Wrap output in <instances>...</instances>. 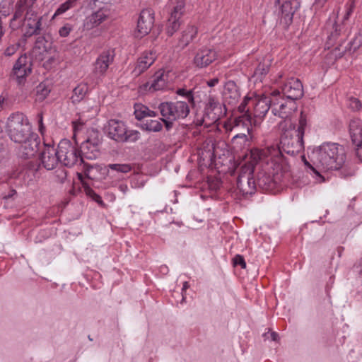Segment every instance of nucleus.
<instances>
[{"mask_svg":"<svg viewBox=\"0 0 362 362\" xmlns=\"http://www.w3.org/2000/svg\"><path fill=\"white\" fill-rule=\"evenodd\" d=\"M250 159L254 170L258 168L257 185L265 190L272 189L279 182V171L281 169L282 156L281 151L275 146L264 149H252Z\"/></svg>","mask_w":362,"mask_h":362,"instance_id":"nucleus-1","label":"nucleus"},{"mask_svg":"<svg viewBox=\"0 0 362 362\" xmlns=\"http://www.w3.org/2000/svg\"><path fill=\"white\" fill-rule=\"evenodd\" d=\"M311 160L317 168L325 171L337 170L346 161V151L343 146L333 142H324L311 152Z\"/></svg>","mask_w":362,"mask_h":362,"instance_id":"nucleus-2","label":"nucleus"},{"mask_svg":"<svg viewBox=\"0 0 362 362\" xmlns=\"http://www.w3.org/2000/svg\"><path fill=\"white\" fill-rule=\"evenodd\" d=\"M307 125L306 115L301 112L297 126L294 125L284 130L281 136L280 146H274L281 151L282 157L284 153L295 156L303 151V136Z\"/></svg>","mask_w":362,"mask_h":362,"instance_id":"nucleus-3","label":"nucleus"},{"mask_svg":"<svg viewBox=\"0 0 362 362\" xmlns=\"http://www.w3.org/2000/svg\"><path fill=\"white\" fill-rule=\"evenodd\" d=\"M7 127L10 139L16 143H21L36 134L33 132L28 117L20 112L13 113L8 117Z\"/></svg>","mask_w":362,"mask_h":362,"instance_id":"nucleus-4","label":"nucleus"},{"mask_svg":"<svg viewBox=\"0 0 362 362\" xmlns=\"http://www.w3.org/2000/svg\"><path fill=\"white\" fill-rule=\"evenodd\" d=\"M158 109L167 130L172 128L173 122L187 117L189 113V105L185 101L163 102L158 105Z\"/></svg>","mask_w":362,"mask_h":362,"instance_id":"nucleus-5","label":"nucleus"},{"mask_svg":"<svg viewBox=\"0 0 362 362\" xmlns=\"http://www.w3.org/2000/svg\"><path fill=\"white\" fill-rule=\"evenodd\" d=\"M105 129L110 139L119 143L135 142L140 138L137 130H129L124 122L118 119H110Z\"/></svg>","mask_w":362,"mask_h":362,"instance_id":"nucleus-6","label":"nucleus"},{"mask_svg":"<svg viewBox=\"0 0 362 362\" xmlns=\"http://www.w3.org/2000/svg\"><path fill=\"white\" fill-rule=\"evenodd\" d=\"M58 156H59L60 163L68 168L78 164L81 165L83 163V158L77 146L66 139L59 142Z\"/></svg>","mask_w":362,"mask_h":362,"instance_id":"nucleus-7","label":"nucleus"},{"mask_svg":"<svg viewBox=\"0 0 362 362\" xmlns=\"http://www.w3.org/2000/svg\"><path fill=\"white\" fill-rule=\"evenodd\" d=\"M254 166L249 160L241 167L237 179V188L243 195H251L256 190V182L253 177Z\"/></svg>","mask_w":362,"mask_h":362,"instance_id":"nucleus-8","label":"nucleus"},{"mask_svg":"<svg viewBox=\"0 0 362 362\" xmlns=\"http://www.w3.org/2000/svg\"><path fill=\"white\" fill-rule=\"evenodd\" d=\"M297 110L294 100L280 96L278 90L273 91V105L272 113L279 118L287 119Z\"/></svg>","mask_w":362,"mask_h":362,"instance_id":"nucleus-9","label":"nucleus"},{"mask_svg":"<svg viewBox=\"0 0 362 362\" xmlns=\"http://www.w3.org/2000/svg\"><path fill=\"white\" fill-rule=\"evenodd\" d=\"M273 105V92L269 95L253 98L252 101L254 124L259 125Z\"/></svg>","mask_w":362,"mask_h":362,"instance_id":"nucleus-10","label":"nucleus"},{"mask_svg":"<svg viewBox=\"0 0 362 362\" xmlns=\"http://www.w3.org/2000/svg\"><path fill=\"white\" fill-rule=\"evenodd\" d=\"M345 8L346 13L342 19L341 23L338 24L335 21L336 15H334V19H332L330 17L326 23V29L329 33V36L330 40H335L344 31L345 22L349 20L350 16L353 13L354 8V2L351 1V3L346 4Z\"/></svg>","mask_w":362,"mask_h":362,"instance_id":"nucleus-11","label":"nucleus"},{"mask_svg":"<svg viewBox=\"0 0 362 362\" xmlns=\"http://www.w3.org/2000/svg\"><path fill=\"white\" fill-rule=\"evenodd\" d=\"M154 23V12L151 8L143 9L137 22V37H142L148 34Z\"/></svg>","mask_w":362,"mask_h":362,"instance_id":"nucleus-12","label":"nucleus"},{"mask_svg":"<svg viewBox=\"0 0 362 362\" xmlns=\"http://www.w3.org/2000/svg\"><path fill=\"white\" fill-rule=\"evenodd\" d=\"M282 92L286 98L294 100L303 96V87L301 81L295 78H288L282 86Z\"/></svg>","mask_w":362,"mask_h":362,"instance_id":"nucleus-13","label":"nucleus"},{"mask_svg":"<svg viewBox=\"0 0 362 362\" xmlns=\"http://www.w3.org/2000/svg\"><path fill=\"white\" fill-rule=\"evenodd\" d=\"M40 159L41 164L45 169L47 170L54 169L60 163L59 156H58V148L55 149L53 146L45 144Z\"/></svg>","mask_w":362,"mask_h":362,"instance_id":"nucleus-14","label":"nucleus"},{"mask_svg":"<svg viewBox=\"0 0 362 362\" xmlns=\"http://www.w3.org/2000/svg\"><path fill=\"white\" fill-rule=\"evenodd\" d=\"M114 58V50L107 49L102 52L94 63V73L98 76H104L110 65L112 64Z\"/></svg>","mask_w":362,"mask_h":362,"instance_id":"nucleus-15","label":"nucleus"},{"mask_svg":"<svg viewBox=\"0 0 362 362\" xmlns=\"http://www.w3.org/2000/svg\"><path fill=\"white\" fill-rule=\"evenodd\" d=\"M216 52L209 47H202L195 54L193 64L198 68H204L216 59Z\"/></svg>","mask_w":362,"mask_h":362,"instance_id":"nucleus-16","label":"nucleus"},{"mask_svg":"<svg viewBox=\"0 0 362 362\" xmlns=\"http://www.w3.org/2000/svg\"><path fill=\"white\" fill-rule=\"evenodd\" d=\"M41 17H38L32 9H29L24 18L25 22V36L30 37L34 35H38L41 30Z\"/></svg>","mask_w":362,"mask_h":362,"instance_id":"nucleus-17","label":"nucleus"},{"mask_svg":"<svg viewBox=\"0 0 362 362\" xmlns=\"http://www.w3.org/2000/svg\"><path fill=\"white\" fill-rule=\"evenodd\" d=\"M221 115V105L217 100L213 97H209L206 107L205 109V114L204 115V121L209 124L215 123L217 122Z\"/></svg>","mask_w":362,"mask_h":362,"instance_id":"nucleus-18","label":"nucleus"},{"mask_svg":"<svg viewBox=\"0 0 362 362\" xmlns=\"http://www.w3.org/2000/svg\"><path fill=\"white\" fill-rule=\"evenodd\" d=\"M252 101H253V98L248 96L244 98L243 102L238 106V111L244 114L235 118L234 121L235 125L230 129V131L235 130L241 123H244L245 121L248 122L250 124L252 123Z\"/></svg>","mask_w":362,"mask_h":362,"instance_id":"nucleus-19","label":"nucleus"},{"mask_svg":"<svg viewBox=\"0 0 362 362\" xmlns=\"http://www.w3.org/2000/svg\"><path fill=\"white\" fill-rule=\"evenodd\" d=\"M13 72L18 83H22L25 77L31 73V63L25 54L18 59L13 66Z\"/></svg>","mask_w":362,"mask_h":362,"instance_id":"nucleus-20","label":"nucleus"},{"mask_svg":"<svg viewBox=\"0 0 362 362\" xmlns=\"http://www.w3.org/2000/svg\"><path fill=\"white\" fill-rule=\"evenodd\" d=\"M110 15V10L107 8L103 7L98 11L93 12L91 15L86 18L83 27L84 29L90 30L95 27H98L103 21H105Z\"/></svg>","mask_w":362,"mask_h":362,"instance_id":"nucleus-21","label":"nucleus"},{"mask_svg":"<svg viewBox=\"0 0 362 362\" xmlns=\"http://www.w3.org/2000/svg\"><path fill=\"white\" fill-rule=\"evenodd\" d=\"M20 144H21L19 148L21 156L28 159L33 157L37 152L40 140L37 135L35 134Z\"/></svg>","mask_w":362,"mask_h":362,"instance_id":"nucleus-22","label":"nucleus"},{"mask_svg":"<svg viewBox=\"0 0 362 362\" xmlns=\"http://www.w3.org/2000/svg\"><path fill=\"white\" fill-rule=\"evenodd\" d=\"M299 6V3L294 0L284 1L281 6V22L286 26L289 25Z\"/></svg>","mask_w":362,"mask_h":362,"instance_id":"nucleus-23","label":"nucleus"},{"mask_svg":"<svg viewBox=\"0 0 362 362\" xmlns=\"http://www.w3.org/2000/svg\"><path fill=\"white\" fill-rule=\"evenodd\" d=\"M224 102L233 105L237 103L240 98V93L236 83L233 81H228L224 86L223 92Z\"/></svg>","mask_w":362,"mask_h":362,"instance_id":"nucleus-24","label":"nucleus"},{"mask_svg":"<svg viewBox=\"0 0 362 362\" xmlns=\"http://www.w3.org/2000/svg\"><path fill=\"white\" fill-rule=\"evenodd\" d=\"M156 54L153 52H144L138 59L136 65L133 70L135 76H139L147 70L154 62Z\"/></svg>","mask_w":362,"mask_h":362,"instance_id":"nucleus-25","label":"nucleus"},{"mask_svg":"<svg viewBox=\"0 0 362 362\" xmlns=\"http://www.w3.org/2000/svg\"><path fill=\"white\" fill-rule=\"evenodd\" d=\"M52 42L46 40L44 36L37 37L34 46V52L40 59H45L46 54L51 53L52 50Z\"/></svg>","mask_w":362,"mask_h":362,"instance_id":"nucleus-26","label":"nucleus"},{"mask_svg":"<svg viewBox=\"0 0 362 362\" xmlns=\"http://www.w3.org/2000/svg\"><path fill=\"white\" fill-rule=\"evenodd\" d=\"M349 134L351 141L357 145L362 142V121L359 119H354L349 123Z\"/></svg>","mask_w":362,"mask_h":362,"instance_id":"nucleus-27","label":"nucleus"},{"mask_svg":"<svg viewBox=\"0 0 362 362\" xmlns=\"http://www.w3.org/2000/svg\"><path fill=\"white\" fill-rule=\"evenodd\" d=\"M198 29L195 25H189L182 32V35L178 41V46L182 49L187 47L196 37Z\"/></svg>","mask_w":362,"mask_h":362,"instance_id":"nucleus-28","label":"nucleus"},{"mask_svg":"<svg viewBox=\"0 0 362 362\" xmlns=\"http://www.w3.org/2000/svg\"><path fill=\"white\" fill-rule=\"evenodd\" d=\"M27 0H19L16 5V10L13 16V18L10 21V28L11 30H15L18 29L22 25L21 18L23 13V6L25 4Z\"/></svg>","mask_w":362,"mask_h":362,"instance_id":"nucleus-29","label":"nucleus"},{"mask_svg":"<svg viewBox=\"0 0 362 362\" xmlns=\"http://www.w3.org/2000/svg\"><path fill=\"white\" fill-rule=\"evenodd\" d=\"M167 85V76L164 71H159L156 72L151 82L150 89L154 91L163 90Z\"/></svg>","mask_w":362,"mask_h":362,"instance_id":"nucleus-30","label":"nucleus"},{"mask_svg":"<svg viewBox=\"0 0 362 362\" xmlns=\"http://www.w3.org/2000/svg\"><path fill=\"white\" fill-rule=\"evenodd\" d=\"M185 0H170L168 8L170 10V17L180 18L185 10Z\"/></svg>","mask_w":362,"mask_h":362,"instance_id":"nucleus-31","label":"nucleus"},{"mask_svg":"<svg viewBox=\"0 0 362 362\" xmlns=\"http://www.w3.org/2000/svg\"><path fill=\"white\" fill-rule=\"evenodd\" d=\"M134 115L136 119L141 120L146 117H156V112L149 110L148 107L142 104H135Z\"/></svg>","mask_w":362,"mask_h":362,"instance_id":"nucleus-32","label":"nucleus"},{"mask_svg":"<svg viewBox=\"0 0 362 362\" xmlns=\"http://www.w3.org/2000/svg\"><path fill=\"white\" fill-rule=\"evenodd\" d=\"M97 150V143L92 142L89 139L84 141L81 146V153L86 158L92 159L95 156L90 155Z\"/></svg>","mask_w":362,"mask_h":362,"instance_id":"nucleus-33","label":"nucleus"},{"mask_svg":"<svg viewBox=\"0 0 362 362\" xmlns=\"http://www.w3.org/2000/svg\"><path fill=\"white\" fill-rule=\"evenodd\" d=\"M88 92V86L86 84L81 83L78 85L74 90L71 97L73 103L81 102L86 96Z\"/></svg>","mask_w":362,"mask_h":362,"instance_id":"nucleus-34","label":"nucleus"},{"mask_svg":"<svg viewBox=\"0 0 362 362\" xmlns=\"http://www.w3.org/2000/svg\"><path fill=\"white\" fill-rule=\"evenodd\" d=\"M270 65L271 63L269 59H264L262 62L259 63L255 70L253 76L256 77L257 79L262 80V78L268 74Z\"/></svg>","mask_w":362,"mask_h":362,"instance_id":"nucleus-35","label":"nucleus"},{"mask_svg":"<svg viewBox=\"0 0 362 362\" xmlns=\"http://www.w3.org/2000/svg\"><path fill=\"white\" fill-rule=\"evenodd\" d=\"M142 128L148 132H158L162 129L163 124L158 120L147 119L143 123Z\"/></svg>","mask_w":362,"mask_h":362,"instance_id":"nucleus-36","label":"nucleus"},{"mask_svg":"<svg viewBox=\"0 0 362 362\" xmlns=\"http://www.w3.org/2000/svg\"><path fill=\"white\" fill-rule=\"evenodd\" d=\"M180 18L169 17L167 25H166V33L170 37L172 36L179 28L180 26Z\"/></svg>","mask_w":362,"mask_h":362,"instance_id":"nucleus-37","label":"nucleus"},{"mask_svg":"<svg viewBox=\"0 0 362 362\" xmlns=\"http://www.w3.org/2000/svg\"><path fill=\"white\" fill-rule=\"evenodd\" d=\"M339 171V175L341 177L347 178L349 177H352L356 173V168L354 165L350 164H343L341 168L338 169Z\"/></svg>","mask_w":362,"mask_h":362,"instance_id":"nucleus-38","label":"nucleus"},{"mask_svg":"<svg viewBox=\"0 0 362 362\" xmlns=\"http://www.w3.org/2000/svg\"><path fill=\"white\" fill-rule=\"evenodd\" d=\"M77 0H67L62 4L56 10L54 17L62 15L67 11L69 9L75 6Z\"/></svg>","mask_w":362,"mask_h":362,"instance_id":"nucleus-39","label":"nucleus"},{"mask_svg":"<svg viewBox=\"0 0 362 362\" xmlns=\"http://www.w3.org/2000/svg\"><path fill=\"white\" fill-rule=\"evenodd\" d=\"M231 141L235 146L241 148L248 141L247 135L245 133L236 134L232 138Z\"/></svg>","mask_w":362,"mask_h":362,"instance_id":"nucleus-40","label":"nucleus"},{"mask_svg":"<svg viewBox=\"0 0 362 362\" xmlns=\"http://www.w3.org/2000/svg\"><path fill=\"white\" fill-rule=\"evenodd\" d=\"M107 168H108V169H110V170H115V171H117V172L122 173H127L130 172L132 170V168L131 165L127 164V163H124V164H120V163L109 164L107 165Z\"/></svg>","mask_w":362,"mask_h":362,"instance_id":"nucleus-41","label":"nucleus"},{"mask_svg":"<svg viewBox=\"0 0 362 362\" xmlns=\"http://www.w3.org/2000/svg\"><path fill=\"white\" fill-rule=\"evenodd\" d=\"M176 93L178 95L182 96L187 100V102L190 104L194 105V98L192 90H187L185 88H178L176 90Z\"/></svg>","mask_w":362,"mask_h":362,"instance_id":"nucleus-42","label":"nucleus"},{"mask_svg":"<svg viewBox=\"0 0 362 362\" xmlns=\"http://www.w3.org/2000/svg\"><path fill=\"white\" fill-rule=\"evenodd\" d=\"M49 92L50 90L43 83L39 84V86L37 87V94L39 97V99L40 100L45 99L49 93Z\"/></svg>","mask_w":362,"mask_h":362,"instance_id":"nucleus-43","label":"nucleus"},{"mask_svg":"<svg viewBox=\"0 0 362 362\" xmlns=\"http://www.w3.org/2000/svg\"><path fill=\"white\" fill-rule=\"evenodd\" d=\"M73 30V26L69 23H66L59 30V34L61 37H67Z\"/></svg>","mask_w":362,"mask_h":362,"instance_id":"nucleus-44","label":"nucleus"},{"mask_svg":"<svg viewBox=\"0 0 362 362\" xmlns=\"http://www.w3.org/2000/svg\"><path fill=\"white\" fill-rule=\"evenodd\" d=\"M84 124V122L81 121V119L72 122L74 138H76L77 133L83 129Z\"/></svg>","mask_w":362,"mask_h":362,"instance_id":"nucleus-45","label":"nucleus"},{"mask_svg":"<svg viewBox=\"0 0 362 362\" xmlns=\"http://www.w3.org/2000/svg\"><path fill=\"white\" fill-rule=\"evenodd\" d=\"M350 43L354 51L359 48L362 45V34L356 35Z\"/></svg>","mask_w":362,"mask_h":362,"instance_id":"nucleus-46","label":"nucleus"},{"mask_svg":"<svg viewBox=\"0 0 362 362\" xmlns=\"http://www.w3.org/2000/svg\"><path fill=\"white\" fill-rule=\"evenodd\" d=\"M233 264L235 266H240L242 269L246 268V262L243 256L240 255H236L233 258Z\"/></svg>","mask_w":362,"mask_h":362,"instance_id":"nucleus-47","label":"nucleus"},{"mask_svg":"<svg viewBox=\"0 0 362 362\" xmlns=\"http://www.w3.org/2000/svg\"><path fill=\"white\" fill-rule=\"evenodd\" d=\"M9 14L10 8L5 4H1L0 5V21H2V18H6Z\"/></svg>","mask_w":362,"mask_h":362,"instance_id":"nucleus-48","label":"nucleus"},{"mask_svg":"<svg viewBox=\"0 0 362 362\" xmlns=\"http://www.w3.org/2000/svg\"><path fill=\"white\" fill-rule=\"evenodd\" d=\"M87 194L89 196H90L93 199V200L95 201L96 202H98V204H103L101 197L100 195H98V194H96L93 189H91L90 188L88 189Z\"/></svg>","mask_w":362,"mask_h":362,"instance_id":"nucleus-49","label":"nucleus"},{"mask_svg":"<svg viewBox=\"0 0 362 362\" xmlns=\"http://www.w3.org/2000/svg\"><path fill=\"white\" fill-rule=\"evenodd\" d=\"M349 106L353 110H358L361 107V103L357 98H351L349 102Z\"/></svg>","mask_w":362,"mask_h":362,"instance_id":"nucleus-50","label":"nucleus"},{"mask_svg":"<svg viewBox=\"0 0 362 362\" xmlns=\"http://www.w3.org/2000/svg\"><path fill=\"white\" fill-rule=\"evenodd\" d=\"M16 50H17V47L16 46L11 45L6 49V50L4 52V54L6 56L10 57V56L13 55L16 52Z\"/></svg>","mask_w":362,"mask_h":362,"instance_id":"nucleus-51","label":"nucleus"},{"mask_svg":"<svg viewBox=\"0 0 362 362\" xmlns=\"http://www.w3.org/2000/svg\"><path fill=\"white\" fill-rule=\"evenodd\" d=\"M356 154L358 160L362 163V142L356 145Z\"/></svg>","mask_w":362,"mask_h":362,"instance_id":"nucleus-52","label":"nucleus"},{"mask_svg":"<svg viewBox=\"0 0 362 362\" xmlns=\"http://www.w3.org/2000/svg\"><path fill=\"white\" fill-rule=\"evenodd\" d=\"M303 158L305 165L306 166H308L317 176L322 178V176L320 175L319 172L317 170H316L315 168L313 165H311L308 161L306 160V159L305 158L304 156H303Z\"/></svg>","mask_w":362,"mask_h":362,"instance_id":"nucleus-53","label":"nucleus"},{"mask_svg":"<svg viewBox=\"0 0 362 362\" xmlns=\"http://www.w3.org/2000/svg\"><path fill=\"white\" fill-rule=\"evenodd\" d=\"M57 176L61 182H63L66 177V172L64 170H59L57 171Z\"/></svg>","mask_w":362,"mask_h":362,"instance_id":"nucleus-54","label":"nucleus"},{"mask_svg":"<svg viewBox=\"0 0 362 362\" xmlns=\"http://www.w3.org/2000/svg\"><path fill=\"white\" fill-rule=\"evenodd\" d=\"M118 189L123 194H126L129 190L128 186L126 184H120L118 187Z\"/></svg>","mask_w":362,"mask_h":362,"instance_id":"nucleus-55","label":"nucleus"},{"mask_svg":"<svg viewBox=\"0 0 362 362\" xmlns=\"http://www.w3.org/2000/svg\"><path fill=\"white\" fill-rule=\"evenodd\" d=\"M38 118H39V130L41 133H42L45 127L43 126V123H42V114H39L38 115Z\"/></svg>","mask_w":362,"mask_h":362,"instance_id":"nucleus-56","label":"nucleus"},{"mask_svg":"<svg viewBox=\"0 0 362 362\" xmlns=\"http://www.w3.org/2000/svg\"><path fill=\"white\" fill-rule=\"evenodd\" d=\"M218 83V79L217 78H212L207 81V85L209 87H214Z\"/></svg>","mask_w":362,"mask_h":362,"instance_id":"nucleus-57","label":"nucleus"},{"mask_svg":"<svg viewBox=\"0 0 362 362\" xmlns=\"http://www.w3.org/2000/svg\"><path fill=\"white\" fill-rule=\"evenodd\" d=\"M6 148V141L2 138V135L0 136V152L4 151Z\"/></svg>","mask_w":362,"mask_h":362,"instance_id":"nucleus-58","label":"nucleus"},{"mask_svg":"<svg viewBox=\"0 0 362 362\" xmlns=\"http://www.w3.org/2000/svg\"><path fill=\"white\" fill-rule=\"evenodd\" d=\"M270 335L272 341H276L278 340L279 334L276 332H272Z\"/></svg>","mask_w":362,"mask_h":362,"instance_id":"nucleus-59","label":"nucleus"},{"mask_svg":"<svg viewBox=\"0 0 362 362\" xmlns=\"http://www.w3.org/2000/svg\"><path fill=\"white\" fill-rule=\"evenodd\" d=\"M327 1V0H315V4L317 6H323L324 4Z\"/></svg>","mask_w":362,"mask_h":362,"instance_id":"nucleus-60","label":"nucleus"},{"mask_svg":"<svg viewBox=\"0 0 362 362\" xmlns=\"http://www.w3.org/2000/svg\"><path fill=\"white\" fill-rule=\"evenodd\" d=\"M5 101V97H4L3 95H0V111L3 109V105Z\"/></svg>","mask_w":362,"mask_h":362,"instance_id":"nucleus-61","label":"nucleus"},{"mask_svg":"<svg viewBox=\"0 0 362 362\" xmlns=\"http://www.w3.org/2000/svg\"><path fill=\"white\" fill-rule=\"evenodd\" d=\"M282 77H283V74H282V73H279V74H278L276 78H273L272 80L274 81V82L275 83H279V81Z\"/></svg>","mask_w":362,"mask_h":362,"instance_id":"nucleus-62","label":"nucleus"},{"mask_svg":"<svg viewBox=\"0 0 362 362\" xmlns=\"http://www.w3.org/2000/svg\"><path fill=\"white\" fill-rule=\"evenodd\" d=\"M188 287H189L188 283L187 281L184 282L182 291L186 290L187 288H188Z\"/></svg>","mask_w":362,"mask_h":362,"instance_id":"nucleus-63","label":"nucleus"},{"mask_svg":"<svg viewBox=\"0 0 362 362\" xmlns=\"http://www.w3.org/2000/svg\"><path fill=\"white\" fill-rule=\"evenodd\" d=\"M54 60V57H51L50 58H49L48 61L51 62H52Z\"/></svg>","mask_w":362,"mask_h":362,"instance_id":"nucleus-64","label":"nucleus"}]
</instances>
